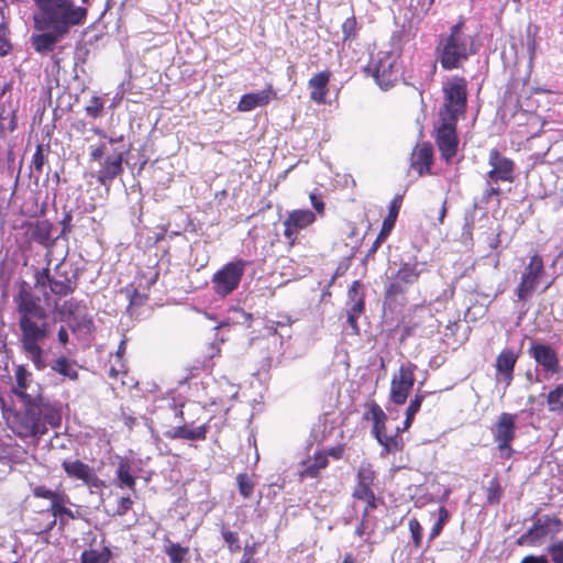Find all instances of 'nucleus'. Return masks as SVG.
<instances>
[{
  "label": "nucleus",
  "mask_w": 563,
  "mask_h": 563,
  "mask_svg": "<svg viewBox=\"0 0 563 563\" xmlns=\"http://www.w3.org/2000/svg\"><path fill=\"white\" fill-rule=\"evenodd\" d=\"M36 10L33 25L38 34L31 36L35 52L46 54L54 51L56 44L68 35L75 26L82 25L88 9L76 5L74 0H33Z\"/></svg>",
  "instance_id": "nucleus-1"
},
{
  "label": "nucleus",
  "mask_w": 563,
  "mask_h": 563,
  "mask_svg": "<svg viewBox=\"0 0 563 563\" xmlns=\"http://www.w3.org/2000/svg\"><path fill=\"white\" fill-rule=\"evenodd\" d=\"M13 303L21 331V346L34 367L37 371H43L46 368V362L41 343L49 335L48 310L42 305V299L26 280L19 282Z\"/></svg>",
  "instance_id": "nucleus-2"
},
{
  "label": "nucleus",
  "mask_w": 563,
  "mask_h": 563,
  "mask_svg": "<svg viewBox=\"0 0 563 563\" xmlns=\"http://www.w3.org/2000/svg\"><path fill=\"white\" fill-rule=\"evenodd\" d=\"M23 411L9 410L4 415L8 427L20 438L44 434L47 427L58 428L62 422V410L56 405L37 398L36 401H24Z\"/></svg>",
  "instance_id": "nucleus-3"
},
{
  "label": "nucleus",
  "mask_w": 563,
  "mask_h": 563,
  "mask_svg": "<svg viewBox=\"0 0 563 563\" xmlns=\"http://www.w3.org/2000/svg\"><path fill=\"white\" fill-rule=\"evenodd\" d=\"M476 53L474 38L465 33L464 20H459L450 27V32L441 35L435 47L437 60L444 70H453Z\"/></svg>",
  "instance_id": "nucleus-4"
},
{
  "label": "nucleus",
  "mask_w": 563,
  "mask_h": 563,
  "mask_svg": "<svg viewBox=\"0 0 563 563\" xmlns=\"http://www.w3.org/2000/svg\"><path fill=\"white\" fill-rule=\"evenodd\" d=\"M62 265L57 264L55 274H51L48 265L34 272V288L42 290L48 287L49 292L44 291V299H49V294L54 296V307L57 308V302L67 297L77 289V277L69 276L67 272H60Z\"/></svg>",
  "instance_id": "nucleus-5"
},
{
  "label": "nucleus",
  "mask_w": 563,
  "mask_h": 563,
  "mask_svg": "<svg viewBox=\"0 0 563 563\" xmlns=\"http://www.w3.org/2000/svg\"><path fill=\"white\" fill-rule=\"evenodd\" d=\"M444 103L440 111L441 119L457 121L466 111L467 82L464 77L455 76L443 86Z\"/></svg>",
  "instance_id": "nucleus-6"
},
{
  "label": "nucleus",
  "mask_w": 563,
  "mask_h": 563,
  "mask_svg": "<svg viewBox=\"0 0 563 563\" xmlns=\"http://www.w3.org/2000/svg\"><path fill=\"white\" fill-rule=\"evenodd\" d=\"M363 419L373 421L372 434L383 446V453L396 454L402 450L404 441L398 433L387 435V416L377 402L372 401L367 405V411L363 415Z\"/></svg>",
  "instance_id": "nucleus-7"
},
{
  "label": "nucleus",
  "mask_w": 563,
  "mask_h": 563,
  "mask_svg": "<svg viewBox=\"0 0 563 563\" xmlns=\"http://www.w3.org/2000/svg\"><path fill=\"white\" fill-rule=\"evenodd\" d=\"M249 262L242 258L225 263L219 271L211 277L213 292L225 298L235 291L244 276Z\"/></svg>",
  "instance_id": "nucleus-8"
},
{
  "label": "nucleus",
  "mask_w": 563,
  "mask_h": 563,
  "mask_svg": "<svg viewBox=\"0 0 563 563\" xmlns=\"http://www.w3.org/2000/svg\"><path fill=\"white\" fill-rule=\"evenodd\" d=\"M563 529L562 520L556 516H543L534 520L532 527L517 540L519 545L540 547L554 538Z\"/></svg>",
  "instance_id": "nucleus-9"
},
{
  "label": "nucleus",
  "mask_w": 563,
  "mask_h": 563,
  "mask_svg": "<svg viewBox=\"0 0 563 563\" xmlns=\"http://www.w3.org/2000/svg\"><path fill=\"white\" fill-rule=\"evenodd\" d=\"M418 262H404L393 276L385 290V300L395 301L399 296H405L412 285L417 284L421 271L418 268Z\"/></svg>",
  "instance_id": "nucleus-10"
},
{
  "label": "nucleus",
  "mask_w": 563,
  "mask_h": 563,
  "mask_svg": "<svg viewBox=\"0 0 563 563\" xmlns=\"http://www.w3.org/2000/svg\"><path fill=\"white\" fill-rule=\"evenodd\" d=\"M417 368L416 364L406 362L393 375L389 398L395 405L401 406L406 404L416 382Z\"/></svg>",
  "instance_id": "nucleus-11"
},
{
  "label": "nucleus",
  "mask_w": 563,
  "mask_h": 563,
  "mask_svg": "<svg viewBox=\"0 0 563 563\" xmlns=\"http://www.w3.org/2000/svg\"><path fill=\"white\" fill-rule=\"evenodd\" d=\"M317 221L316 213L309 209H295L287 213L283 221V235L289 246H294L302 231Z\"/></svg>",
  "instance_id": "nucleus-12"
},
{
  "label": "nucleus",
  "mask_w": 563,
  "mask_h": 563,
  "mask_svg": "<svg viewBox=\"0 0 563 563\" xmlns=\"http://www.w3.org/2000/svg\"><path fill=\"white\" fill-rule=\"evenodd\" d=\"M544 275L543 260L539 254H533L521 273L520 283L516 294L518 300L526 301L537 289L541 277Z\"/></svg>",
  "instance_id": "nucleus-13"
},
{
  "label": "nucleus",
  "mask_w": 563,
  "mask_h": 563,
  "mask_svg": "<svg viewBox=\"0 0 563 563\" xmlns=\"http://www.w3.org/2000/svg\"><path fill=\"white\" fill-rule=\"evenodd\" d=\"M488 165L490 169L487 177L490 181L497 183H514L516 178V163L503 155L497 148H492L488 153Z\"/></svg>",
  "instance_id": "nucleus-14"
},
{
  "label": "nucleus",
  "mask_w": 563,
  "mask_h": 563,
  "mask_svg": "<svg viewBox=\"0 0 563 563\" xmlns=\"http://www.w3.org/2000/svg\"><path fill=\"white\" fill-rule=\"evenodd\" d=\"M441 124L437 129L435 143L440 151L442 159L450 163L457 153L459 137L456 133L457 121L441 119Z\"/></svg>",
  "instance_id": "nucleus-15"
},
{
  "label": "nucleus",
  "mask_w": 563,
  "mask_h": 563,
  "mask_svg": "<svg viewBox=\"0 0 563 563\" xmlns=\"http://www.w3.org/2000/svg\"><path fill=\"white\" fill-rule=\"evenodd\" d=\"M516 415L503 412L492 426L490 432L500 451L511 450V442L516 434Z\"/></svg>",
  "instance_id": "nucleus-16"
},
{
  "label": "nucleus",
  "mask_w": 563,
  "mask_h": 563,
  "mask_svg": "<svg viewBox=\"0 0 563 563\" xmlns=\"http://www.w3.org/2000/svg\"><path fill=\"white\" fill-rule=\"evenodd\" d=\"M372 76L383 90L394 87L399 77V69L395 58L390 55L380 57L372 66Z\"/></svg>",
  "instance_id": "nucleus-17"
},
{
  "label": "nucleus",
  "mask_w": 563,
  "mask_h": 563,
  "mask_svg": "<svg viewBox=\"0 0 563 563\" xmlns=\"http://www.w3.org/2000/svg\"><path fill=\"white\" fill-rule=\"evenodd\" d=\"M434 161V151L430 142H422L415 146L411 153L410 167L419 176L431 174V167Z\"/></svg>",
  "instance_id": "nucleus-18"
},
{
  "label": "nucleus",
  "mask_w": 563,
  "mask_h": 563,
  "mask_svg": "<svg viewBox=\"0 0 563 563\" xmlns=\"http://www.w3.org/2000/svg\"><path fill=\"white\" fill-rule=\"evenodd\" d=\"M529 354L545 372L552 374L559 373L560 360L555 350L550 345L532 343L529 349Z\"/></svg>",
  "instance_id": "nucleus-19"
},
{
  "label": "nucleus",
  "mask_w": 563,
  "mask_h": 563,
  "mask_svg": "<svg viewBox=\"0 0 563 563\" xmlns=\"http://www.w3.org/2000/svg\"><path fill=\"white\" fill-rule=\"evenodd\" d=\"M23 228H25V234L31 241L47 249L53 247L55 244L56 239L52 238L54 225L51 221L45 219L26 222Z\"/></svg>",
  "instance_id": "nucleus-20"
},
{
  "label": "nucleus",
  "mask_w": 563,
  "mask_h": 563,
  "mask_svg": "<svg viewBox=\"0 0 563 563\" xmlns=\"http://www.w3.org/2000/svg\"><path fill=\"white\" fill-rule=\"evenodd\" d=\"M275 99H277V92L272 84H267L261 91L243 95L238 103V110L249 112L257 107H265Z\"/></svg>",
  "instance_id": "nucleus-21"
},
{
  "label": "nucleus",
  "mask_w": 563,
  "mask_h": 563,
  "mask_svg": "<svg viewBox=\"0 0 563 563\" xmlns=\"http://www.w3.org/2000/svg\"><path fill=\"white\" fill-rule=\"evenodd\" d=\"M63 466L67 475L74 479L81 481L84 484L93 487L102 485L95 472L80 460H65Z\"/></svg>",
  "instance_id": "nucleus-22"
},
{
  "label": "nucleus",
  "mask_w": 563,
  "mask_h": 563,
  "mask_svg": "<svg viewBox=\"0 0 563 563\" xmlns=\"http://www.w3.org/2000/svg\"><path fill=\"white\" fill-rule=\"evenodd\" d=\"M123 152L107 156L98 172V183L102 186H109L118 176L123 173Z\"/></svg>",
  "instance_id": "nucleus-23"
},
{
  "label": "nucleus",
  "mask_w": 563,
  "mask_h": 563,
  "mask_svg": "<svg viewBox=\"0 0 563 563\" xmlns=\"http://www.w3.org/2000/svg\"><path fill=\"white\" fill-rule=\"evenodd\" d=\"M519 356L520 352H516L511 349H504L496 357V374L506 383L507 386H509L514 379V372Z\"/></svg>",
  "instance_id": "nucleus-24"
},
{
  "label": "nucleus",
  "mask_w": 563,
  "mask_h": 563,
  "mask_svg": "<svg viewBox=\"0 0 563 563\" xmlns=\"http://www.w3.org/2000/svg\"><path fill=\"white\" fill-rule=\"evenodd\" d=\"M332 73L330 70H322L314 74L308 81L310 89V99L318 103L324 104L329 92L328 85L331 80Z\"/></svg>",
  "instance_id": "nucleus-25"
},
{
  "label": "nucleus",
  "mask_w": 563,
  "mask_h": 563,
  "mask_svg": "<svg viewBox=\"0 0 563 563\" xmlns=\"http://www.w3.org/2000/svg\"><path fill=\"white\" fill-rule=\"evenodd\" d=\"M15 385L12 387V393L24 401H36L42 396H32L27 394V388L32 383V373L29 372L24 365H18L14 372Z\"/></svg>",
  "instance_id": "nucleus-26"
},
{
  "label": "nucleus",
  "mask_w": 563,
  "mask_h": 563,
  "mask_svg": "<svg viewBox=\"0 0 563 563\" xmlns=\"http://www.w3.org/2000/svg\"><path fill=\"white\" fill-rule=\"evenodd\" d=\"M9 4L7 0H0V56L8 55L12 44L8 40L9 29Z\"/></svg>",
  "instance_id": "nucleus-27"
},
{
  "label": "nucleus",
  "mask_w": 563,
  "mask_h": 563,
  "mask_svg": "<svg viewBox=\"0 0 563 563\" xmlns=\"http://www.w3.org/2000/svg\"><path fill=\"white\" fill-rule=\"evenodd\" d=\"M207 426L189 427L187 424L174 427L165 434L170 439L203 440L207 434Z\"/></svg>",
  "instance_id": "nucleus-28"
},
{
  "label": "nucleus",
  "mask_w": 563,
  "mask_h": 563,
  "mask_svg": "<svg viewBox=\"0 0 563 563\" xmlns=\"http://www.w3.org/2000/svg\"><path fill=\"white\" fill-rule=\"evenodd\" d=\"M51 368L56 374L73 382L77 380L79 377L76 361L69 360L65 355L56 357L52 362Z\"/></svg>",
  "instance_id": "nucleus-29"
},
{
  "label": "nucleus",
  "mask_w": 563,
  "mask_h": 563,
  "mask_svg": "<svg viewBox=\"0 0 563 563\" xmlns=\"http://www.w3.org/2000/svg\"><path fill=\"white\" fill-rule=\"evenodd\" d=\"M433 319V314L430 309L416 306L410 314L409 324L405 329L406 335H411L417 329L424 327L428 321Z\"/></svg>",
  "instance_id": "nucleus-30"
},
{
  "label": "nucleus",
  "mask_w": 563,
  "mask_h": 563,
  "mask_svg": "<svg viewBox=\"0 0 563 563\" xmlns=\"http://www.w3.org/2000/svg\"><path fill=\"white\" fill-rule=\"evenodd\" d=\"M402 203V196L397 195L394 197V199L390 201L389 208H388V214L384 219L382 228H380V235L382 236H388L390 232L393 231L396 220L399 214V210L401 208Z\"/></svg>",
  "instance_id": "nucleus-31"
},
{
  "label": "nucleus",
  "mask_w": 563,
  "mask_h": 563,
  "mask_svg": "<svg viewBox=\"0 0 563 563\" xmlns=\"http://www.w3.org/2000/svg\"><path fill=\"white\" fill-rule=\"evenodd\" d=\"M548 409L551 412L563 413V384H559L547 395Z\"/></svg>",
  "instance_id": "nucleus-32"
},
{
  "label": "nucleus",
  "mask_w": 563,
  "mask_h": 563,
  "mask_svg": "<svg viewBox=\"0 0 563 563\" xmlns=\"http://www.w3.org/2000/svg\"><path fill=\"white\" fill-rule=\"evenodd\" d=\"M347 299L350 308H356V305L362 303V309H365V292L363 284L360 280H354L347 290Z\"/></svg>",
  "instance_id": "nucleus-33"
},
{
  "label": "nucleus",
  "mask_w": 563,
  "mask_h": 563,
  "mask_svg": "<svg viewBox=\"0 0 563 563\" xmlns=\"http://www.w3.org/2000/svg\"><path fill=\"white\" fill-rule=\"evenodd\" d=\"M111 553L107 548L101 550L90 549L81 554V563H108Z\"/></svg>",
  "instance_id": "nucleus-34"
},
{
  "label": "nucleus",
  "mask_w": 563,
  "mask_h": 563,
  "mask_svg": "<svg viewBox=\"0 0 563 563\" xmlns=\"http://www.w3.org/2000/svg\"><path fill=\"white\" fill-rule=\"evenodd\" d=\"M424 395L419 390L415 397L410 400L409 406L406 409V418L404 421V429H408L415 420L416 413L420 410Z\"/></svg>",
  "instance_id": "nucleus-35"
},
{
  "label": "nucleus",
  "mask_w": 563,
  "mask_h": 563,
  "mask_svg": "<svg viewBox=\"0 0 563 563\" xmlns=\"http://www.w3.org/2000/svg\"><path fill=\"white\" fill-rule=\"evenodd\" d=\"M327 461L328 460H306L302 463V468L299 471L300 477H316L320 470L327 467Z\"/></svg>",
  "instance_id": "nucleus-36"
},
{
  "label": "nucleus",
  "mask_w": 563,
  "mask_h": 563,
  "mask_svg": "<svg viewBox=\"0 0 563 563\" xmlns=\"http://www.w3.org/2000/svg\"><path fill=\"white\" fill-rule=\"evenodd\" d=\"M104 111V101L101 97L92 96L85 107V112L88 117L97 119L102 115Z\"/></svg>",
  "instance_id": "nucleus-37"
},
{
  "label": "nucleus",
  "mask_w": 563,
  "mask_h": 563,
  "mask_svg": "<svg viewBox=\"0 0 563 563\" xmlns=\"http://www.w3.org/2000/svg\"><path fill=\"white\" fill-rule=\"evenodd\" d=\"M353 495H354V497H356L358 499H362V500L367 503L368 507L366 508V511L368 510V508H375L376 507V505H375V496H374V494L371 490L368 485L358 483V485L356 486Z\"/></svg>",
  "instance_id": "nucleus-38"
},
{
  "label": "nucleus",
  "mask_w": 563,
  "mask_h": 563,
  "mask_svg": "<svg viewBox=\"0 0 563 563\" xmlns=\"http://www.w3.org/2000/svg\"><path fill=\"white\" fill-rule=\"evenodd\" d=\"M356 31H357V22L356 18L354 15L347 18L342 23V33H343V41H352L356 37Z\"/></svg>",
  "instance_id": "nucleus-39"
},
{
  "label": "nucleus",
  "mask_w": 563,
  "mask_h": 563,
  "mask_svg": "<svg viewBox=\"0 0 563 563\" xmlns=\"http://www.w3.org/2000/svg\"><path fill=\"white\" fill-rule=\"evenodd\" d=\"M365 309H362V303L356 305V308L347 309V323L352 328L353 334H360V327L357 323L358 318L364 313Z\"/></svg>",
  "instance_id": "nucleus-40"
},
{
  "label": "nucleus",
  "mask_w": 563,
  "mask_h": 563,
  "mask_svg": "<svg viewBox=\"0 0 563 563\" xmlns=\"http://www.w3.org/2000/svg\"><path fill=\"white\" fill-rule=\"evenodd\" d=\"M166 553L168 554L172 563H181L188 553V549L183 548L179 544L172 543L166 548Z\"/></svg>",
  "instance_id": "nucleus-41"
},
{
  "label": "nucleus",
  "mask_w": 563,
  "mask_h": 563,
  "mask_svg": "<svg viewBox=\"0 0 563 563\" xmlns=\"http://www.w3.org/2000/svg\"><path fill=\"white\" fill-rule=\"evenodd\" d=\"M79 301L71 297L65 300L60 306L57 305V308L55 309L63 316L71 317L76 314V312L79 310Z\"/></svg>",
  "instance_id": "nucleus-42"
},
{
  "label": "nucleus",
  "mask_w": 563,
  "mask_h": 563,
  "mask_svg": "<svg viewBox=\"0 0 563 563\" xmlns=\"http://www.w3.org/2000/svg\"><path fill=\"white\" fill-rule=\"evenodd\" d=\"M65 497L60 495L57 500L51 504L49 511L56 518L58 516H67L69 518H74V514L70 509L64 506Z\"/></svg>",
  "instance_id": "nucleus-43"
},
{
  "label": "nucleus",
  "mask_w": 563,
  "mask_h": 563,
  "mask_svg": "<svg viewBox=\"0 0 563 563\" xmlns=\"http://www.w3.org/2000/svg\"><path fill=\"white\" fill-rule=\"evenodd\" d=\"M239 489L243 497L249 498L254 488V483L247 474H239L236 477Z\"/></svg>",
  "instance_id": "nucleus-44"
},
{
  "label": "nucleus",
  "mask_w": 563,
  "mask_h": 563,
  "mask_svg": "<svg viewBox=\"0 0 563 563\" xmlns=\"http://www.w3.org/2000/svg\"><path fill=\"white\" fill-rule=\"evenodd\" d=\"M5 120L4 112L0 113V136L4 137L8 132H13L18 128V118L16 112L13 110L10 114L9 123L5 125L3 121Z\"/></svg>",
  "instance_id": "nucleus-45"
},
{
  "label": "nucleus",
  "mask_w": 563,
  "mask_h": 563,
  "mask_svg": "<svg viewBox=\"0 0 563 563\" xmlns=\"http://www.w3.org/2000/svg\"><path fill=\"white\" fill-rule=\"evenodd\" d=\"M450 515L449 511L444 507L439 508V518L438 521L434 523V526L431 529L430 538L433 539L440 534V532L443 529V526L448 521Z\"/></svg>",
  "instance_id": "nucleus-46"
},
{
  "label": "nucleus",
  "mask_w": 563,
  "mask_h": 563,
  "mask_svg": "<svg viewBox=\"0 0 563 563\" xmlns=\"http://www.w3.org/2000/svg\"><path fill=\"white\" fill-rule=\"evenodd\" d=\"M44 164L45 156L43 153V145L38 144L31 161V169L35 170L37 174H42Z\"/></svg>",
  "instance_id": "nucleus-47"
},
{
  "label": "nucleus",
  "mask_w": 563,
  "mask_h": 563,
  "mask_svg": "<svg viewBox=\"0 0 563 563\" xmlns=\"http://www.w3.org/2000/svg\"><path fill=\"white\" fill-rule=\"evenodd\" d=\"M411 538L417 548L421 545L422 540V528L416 518H411L408 522Z\"/></svg>",
  "instance_id": "nucleus-48"
},
{
  "label": "nucleus",
  "mask_w": 563,
  "mask_h": 563,
  "mask_svg": "<svg viewBox=\"0 0 563 563\" xmlns=\"http://www.w3.org/2000/svg\"><path fill=\"white\" fill-rule=\"evenodd\" d=\"M548 551L553 563H563V541L552 543Z\"/></svg>",
  "instance_id": "nucleus-49"
},
{
  "label": "nucleus",
  "mask_w": 563,
  "mask_h": 563,
  "mask_svg": "<svg viewBox=\"0 0 563 563\" xmlns=\"http://www.w3.org/2000/svg\"><path fill=\"white\" fill-rule=\"evenodd\" d=\"M309 199H310V202H311V205H312V207H313V209H314V211H313V212L316 213V216H317V214H320L321 217H322V216H324V212H325V203H324V201L322 200V198H321L319 195H317V194H314V192H311V194L309 195Z\"/></svg>",
  "instance_id": "nucleus-50"
},
{
  "label": "nucleus",
  "mask_w": 563,
  "mask_h": 563,
  "mask_svg": "<svg viewBox=\"0 0 563 563\" xmlns=\"http://www.w3.org/2000/svg\"><path fill=\"white\" fill-rule=\"evenodd\" d=\"M73 213L71 211H67L64 213V217L60 221L62 231L58 238H66L73 231Z\"/></svg>",
  "instance_id": "nucleus-51"
},
{
  "label": "nucleus",
  "mask_w": 563,
  "mask_h": 563,
  "mask_svg": "<svg viewBox=\"0 0 563 563\" xmlns=\"http://www.w3.org/2000/svg\"><path fill=\"white\" fill-rule=\"evenodd\" d=\"M33 493L36 497L49 499L51 504H53L55 500H57V498L60 496L59 494H57L53 490H49L44 486L35 487Z\"/></svg>",
  "instance_id": "nucleus-52"
},
{
  "label": "nucleus",
  "mask_w": 563,
  "mask_h": 563,
  "mask_svg": "<svg viewBox=\"0 0 563 563\" xmlns=\"http://www.w3.org/2000/svg\"><path fill=\"white\" fill-rule=\"evenodd\" d=\"M118 475H119V478H120L122 484H124L129 488H133V486H134V478L132 477V475L130 474L129 468L124 464L120 465L119 471H118Z\"/></svg>",
  "instance_id": "nucleus-53"
},
{
  "label": "nucleus",
  "mask_w": 563,
  "mask_h": 563,
  "mask_svg": "<svg viewBox=\"0 0 563 563\" xmlns=\"http://www.w3.org/2000/svg\"><path fill=\"white\" fill-rule=\"evenodd\" d=\"M374 479V472L371 468L362 467L358 471V483L371 485Z\"/></svg>",
  "instance_id": "nucleus-54"
},
{
  "label": "nucleus",
  "mask_w": 563,
  "mask_h": 563,
  "mask_svg": "<svg viewBox=\"0 0 563 563\" xmlns=\"http://www.w3.org/2000/svg\"><path fill=\"white\" fill-rule=\"evenodd\" d=\"M106 151H107V146L104 143H100L99 145L93 147L90 152L91 161H100L103 157Z\"/></svg>",
  "instance_id": "nucleus-55"
},
{
  "label": "nucleus",
  "mask_w": 563,
  "mask_h": 563,
  "mask_svg": "<svg viewBox=\"0 0 563 563\" xmlns=\"http://www.w3.org/2000/svg\"><path fill=\"white\" fill-rule=\"evenodd\" d=\"M126 371H125V365L123 362L119 363V366H111L110 369H109V377L110 378H113V379H117L119 377L120 374H124Z\"/></svg>",
  "instance_id": "nucleus-56"
},
{
  "label": "nucleus",
  "mask_w": 563,
  "mask_h": 563,
  "mask_svg": "<svg viewBox=\"0 0 563 563\" xmlns=\"http://www.w3.org/2000/svg\"><path fill=\"white\" fill-rule=\"evenodd\" d=\"M386 239H387V236H382L380 233H378V235L376 236L375 241L373 242L371 249L368 250L367 257L374 255Z\"/></svg>",
  "instance_id": "nucleus-57"
},
{
  "label": "nucleus",
  "mask_w": 563,
  "mask_h": 563,
  "mask_svg": "<svg viewBox=\"0 0 563 563\" xmlns=\"http://www.w3.org/2000/svg\"><path fill=\"white\" fill-rule=\"evenodd\" d=\"M521 563H549V561L544 555H528L521 560Z\"/></svg>",
  "instance_id": "nucleus-58"
},
{
  "label": "nucleus",
  "mask_w": 563,
  "mask_h": 563,
  "mask_svg": "<svg viewBox=\"0 0 563 563\" xmlns=\"http://www.w3.org/2000/svg\"><path fill=\"white\" fill-rule=\"evenodd\" d=\"M132 506V500L130 497H121L119 499V512L124 514Z\"/></svg>",
  "instance_id": "nucleus-59"
},
{
  "label": "nucleus",
  "mask_w": 563,
  "mask_h": 563,
  "mask_svg": "<svg viewBox=\"0 0 563 563\" xmlns=\"http://www.w3.org/2000/svg\"><path fill=\"white\" fill-rule=\"evenodd\" d=\"M58 342L65 346L69 341V335L65 327H60L57 333Z\"/></svg>",
  "instance_id": "nucleus-60"
},
{
  "label": "nucleus",
  "mask_w": 563,
  "mask_h": 563,
  "mask_svg": "<svg viewBox=\"0 0 563 563\" xmlns=\"http://www.w3.org/2000/svg\"><path fill=\"white\" fill-rule=\"evenodd\" d=\"M222 534H223L224 540H225L228 543H230V544H232V543H234V542H236V541H238L236 533H234V532H232V531H223V533H222Z\"/></svg>",
  "instance_id": "nucleus-61"
},
{
  "label": "nucleus",
  "mask_w": 563,
  "mask_h": 563,
  "mask_svg": "<svg viewBox=\"0 0 563 563\" xmlns=\"http://www.w3.org/2000/svg\"><path fill=\"white\" fill-rule=\"evenodd\" d=\"M125 352V342L122 341L119 345V349L117 351V354H115V360L118 363H121L123 362V354Z\"/></svg>",
  "instance_id": "nucleus-62"
},
{
  "label": "nucleus",
  "mask_w": 563,
  "mask_h": 563,
  "mask_svg": "<svg viewBox=\"0 0 563 563\" xmlns=\"http://www.w3.org/2000/svg\"><path fill=\"white\" fill-rule=\"evenodd\" d=\"M12 89V82L11 81H4L2 85H0V100L3 98V96L9 92Z\"/></svg>",
  "instance_id": "nucleus-63"
},
{
  "label": "nucleus",
  "mask_w": 563,
  "mask_h": 563,
  "mask_svg": "<svg viewBox=\"0 0 563 563\" xmlns=\"http://www.w3.org/2000/svg\"><path fill=\"white\" fill-rule=\"evenodd\" d=\"M500 195V188L499 187H489L486 192H485V196L487 199H489L490 197L493 196H499Z\"/></svg>",
  "instance_id": "nucleus-64"
}]
</instances>
